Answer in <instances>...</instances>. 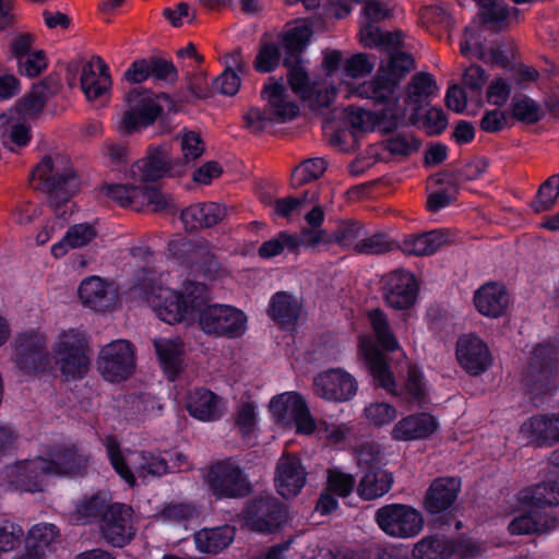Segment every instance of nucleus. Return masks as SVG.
Returning a JSON list of instances; mask_svg holds the SVG:
<instances>
[{
  "mask_svg": "<svg viewBox=\"0 0 559 559\" xmlns=\"http://www.w3.org/2000/svg\"><path fill=\"white\" fill-rule=\"evenodd\" d=\"M513 116L524 122L533 123L543 117V108L534 99L522 96L512 102Z\"/></svg>",
  "mask_w": 559,
  "mask_h": 559,
  "instance_id": "obj_58",
  "label": "nucleus"
},
{
  "mask_svg": "<svg viewBox=\"0 0 559 559\" xmlns=\"http://www.w3.org/2000/svg\"><path fill=\"white\" fill-rule=\"evenodd\" d=\"M121 407L123 417L133 421L150 420L159 417L163 413L160 401L151 395L126 397Z\"/></svg>",
  "mask_w": 559,
  "mask_h": 559,
  "instance_id": "obj_41",
  "label": "nucleus"
},
{
  "mask_svg": "<svg viewBox=\"0 0 559 559\" xmlns=\"http://www.w3.org/2000/svg\"><path fill=\"white\" fill-rule=\"evenodd\" d=\"M417 290L416 278L408 271H394L383 278V297L391 308L405 310L413 307L416 302Z\"/></svg>",
  "mask_w": 559,
  "mask_h": 559,
  "instance_id": "obj_24",
  "label": "nucleus"
},
{
  "mask_svg": "<svg viewBox=\"0 0 559 559\" xmlns=\"http://www.w3.org/2000/svg\"><path fill=\"white\" fill-rule=\"evenodd\" d=\"M90 345L82 326H61L52 336L51 360L66 381L82 379L90 369Z\"/></svg>",
  "mask_w": 559,
  "mask_h": 559,
  "instance_id": "obj_8",
  "label": "nucleus"
},
{
  "mask_svg": "<svg viewBox=\"0 0 559 559\" xmlns=\"http://www.w3.org/2000/svg\"><path fill=\"white\" fill-rule=\"evenodd\" d=\"M164 274L151 269H142L136 273L132 292L142 295L155 316L167 324L191 325L198 312L210 298L209 288L204 283L186 280L182 289L178 290L164 283Z\"/></svg>",
  "mask_w": 559,
  "mask_h": 559,
  "instance_id": "obj_2",
  "label": "nucleus"
},
{
  "mask_svg": "<svg viewBox=\"0 0 559 559\" xmlns=\"http://www.w3.org/2000/svg\"><path fill=\"white\" fill-rule=\"evenodd\" d=\"M80 83L88 100L102 98L108 93L111 79L107 66L100 58H93L83 64Z\"/></svg>",
  "mask_w": 559,
  "mask_h": 559,
  "instance_id": "obj_30",
  "label": "nucleus"
},
{
  "mask_svg": "<svg viewBox=\"0 0 559 559\" xmlns=\"http://www.w3.org/2000/svg\"><path fill=\"white\" fill-rule=\"evenodd\" d=\"M197 514V509L190 503L171 502L165 506L156 516L164 523H180L194 518Z\"/></svg>",
  "mask_w": 559,
  "mask_h": 559,
  "instance_id": "obj_63",
  "label": "nucleus"
},
{
  "mask_svg": "<svg viewBox=\"0 0 559 559\" xmlns=\"http://www.w3.org/2000/svg\"><path fill=\"white\" fill-rule=\"evenodd\" d=\"M368 319L380 346L388 352L399 349V342L390 329L385 314L374 309L369 312Z\"/></svg>",
  "mask_w": 559,
  "mask_h": 559,
  "instance_id": "obj_50",
  "label": "nucleus"
},
{
  "mask_svg": "<svg viewBox=\"0 0 559 559\" xmlns=\"http://www.w3.org/2000/svg\"><path fill=\"white\" fill-rule=\"evenodd\" d=\"M518 501L526 510L535 509L538 512L547 507L559 504V481L549 479L535 486H530L521 490L518 495Z\"/></svg>",
  "mask_w": 559,
  "mask_h": 559,
  "instance_id": "obj_32",
  "label": "nucleus"
},
{
  "mask_svg": "<svg viewBox=\"0 0 559 559\" xmlns=\"http://www.w3.org/2000/svg\"><path fill=\"white\" fill-rule=\"evenodd\" d=\"M269 314L283 326L293 328L301 316V302L288 293L278 292L270 300Z\"/></svg>",
  "mask_w": 559,
  "mask_h": 559,
  "instance_id": "obj_38",
  "label": "nucleus"
},
{
  "mask_svg": "<svg viewBox=\"0 0 559 559\" xmlns=\"http://www.w3.org/2000/svg\"><path fill=\"white\" fill-rule=\"evenodd\" d=\"M105 447L114 469L130 487L136 485L138 478L145 481L170 472L166 456L159 452L121 449L111 438Z\"/></svg>",
  "mask_w": 559,
  "mask_h": 559,
  "instance_id": "obj_9",
  "label": "nucleus"
},
{
  "mask_svg": "<svg viewBox=\"0 0 559 559\" xmlns=\"http://www.w3.org/2000/svg\"><path fill=\"white\" fill-rule=\"evenodd\" d=\"M200 329L207 335L235 338L241 336L247 330L246 314L228 305L202 306L197 316Z\"/></svg>",
  "mask_w": 559,
  "mask_h": 559,
  "instance_id": "obj_15",
  "label": "nucleus"
},
{
  "mask_svg": "<svg viewBox=\"0 0 559 559\" xmlns=\"http://www.w3.org/2000/svg\"><path fill=\"white\" fill-rule=\"evenodd\" d=\"M412 67L413 59L409 55L394 52L385 64H381L373 81L365 82L357 88L350 90L352 95L383 105L377 114L359 107L349 108L347 119L354 129L364 132L379 130L388 133L404 123L406 109L400 105L397 85Z\"/></svg>",
  "mask_w": 559,
  "mask_h": 559,
  "instance_id": "obj_1",
  "label": "nucleus"
},
{
  "mask_svg": "<svg viewBox=\"0 0 559 559\" xmlns=\"http://www.w3.org/2000/svg\"><path fill=\"white\" fill-rule=\"evenodd\" d=\"M365 235V228L358 223H343L333 233L329 241H334L343 247H353L357 251V245Z\"/></svg>",
  "mask_w": 559,
  "mask_h": 559,
  "instance_id": "obj_60",
  "label": "nucleus"
},
{
  "mask_svg": "<svg viewBox=\"0 0 559 559\" xmlns=\"http://www.w3.org/2000/svg\"><path fill=\"white\" fill-rule=\"evenodd\" d=\"M206 478L213 495L217 498L243 497L251 489L242 471L230 460L212 465Z\"/></svg>",
  "mask_w": 559,
  "mask_h": 559,
  "instance_id": "obj_19",
  "label": "nucleus"
},
{
  "mask_svg": "<svg viewBox=\"0 0 559 559\" xmlns=\"http://www.w3.org/2000/svg\"><path fill=\"white\" fill-rule=\"evenodd\" d=\"M285 507L275 498L266 495L253 500L246 509L243 519L251 530L272 532L286 519Z\"/></svg>",
  "mask_w": 559,
  "mask_h": 559,
  "instance_id": "obj_23",
  "label": "nucleus"
},
{
  "mask_svg": "<svg viewBox=\"0 0 559 559\" xmlns=\"http://www.w3.org/2000/svg\"><path fill=\"white\" fill-rule=\"evenodd\" d=\"M58 538V530L53 524L39 523L32 526L26 537V548L44 551Z\"/></svg>",
  "mask_w": 559,
  "mask_h": 559,
  "instance_id": "obj_53",
  "label": "nucleus"
},
{
  "mask_svg": "<svg viewBox=\"0 0 559 559\" xmlns=\"http://www.w3.org/2000/svg\"><path fill=\"white\" fill-rule=\"evenodd\" d=\"M439 88L429 74H416L407 88L406 102L413 111H417L430 97L437 95Z\"/></svg>",
  "mask_w": 559,
  "mask_h": 559,
  "instance_id": "obj_47",
  "label": "nucleus"
},
{
  "mask_svg": "<svg viewBox=\"0 0 559 559\" xmlns=\"http://www.w3.org/2000/svg\"><path fill=\"white\" fill-rule=\"evenodd\" d=\"M474 302L483 316L498 318L504 313L509 299L503 286L490 283L475 292Z\"/></svg>",
  "mask_w": 559,
  "mask_h": 559,
  "instance_id": "obj_36",
  "label": "nucleus"
},
{
  "mask_svg": "<svg viewBox=\"0 0 559 559\" xmlns=\"http://www.w3.org/2000/svg\"><path fill=\"white\" fill-rule=\"evenodd\" d=\"M358 390L356 379L341 368L329 369L313 378V392L323 400L347 402Z\"/></svg>",
  "mask_w": 559,
  "mask_h": 559,
  "instance_id": "obj_21",
  "label": "nucleus"
},
{
  "mask_svg": "<svg viewBox=\"0 0 559 559\" xmlns=\"http://www.w3.org/2000/svg\"><path fill=\"white\" fill-rule=\"evenodd\" d=\"M225 63L226 69L214 81V88L223 95L234 96L241 84L238 73L243 74L247 71V64L238 51L226 56Z\"/></svg>",
  "mask_w": 559,
  "mask_h": 559,
  "instance_id": "obj_44",
  "label": "nucleus"
},
{
  "mask_svg": "<svg viewBox=\"0 0 559 559\" xmlns=\"http://www.w3.org/2000/svg\"><path fill=\"white\" fill-rule=\"evenodd\" d=\"M558 353L554 346L550 345H538L533 352V364H539L540 369L538 372V380H546L551 382L555 386L556 374L554 373V367L551 362L556 360Z\"/></svg>",
  "mask_w": 559,
  "mask_h": 559,
  "instance_id": "obj_54",
  "label": "nucleus"
},
{
  "mask_svg": "<svg viewBox=\"0 0 559 559\" xmlns=\"http://www.w3.org/2000/svg\"><path fill=\"white\" fill-rule=\"evenodd\" d=\"M521 432L532 442L552 443L559 440V417L540 415L526 420Z\"/></svg>",
  "mask_w": 559,
  "mask_h": 559,
  "instance_id": "obj_40",
  "label": "nucleus"
},
{
  "mask_svg": "<svg viewBox=\"0 0 559 559\" xmlns=\"http://www.w3.org/2000/svg\"><path fill=\"white\" fill-rule=\"evenodd\" d=\"M559 197V173L550 176L538 189L531 206L535 213L550 210Z\"/></svg>",
  "mask_w": 559,
  "mask_h": 559,
  "instance_id": "obj_52",
  "label": "nucleus"
},
{
  "mask_svg": "<svg viewBox=\"0 0 559 559\" xmlns=\"http://www.w3.org/2000/svg\"><path fill=\"white\" fill-rule=\"evenodd\" d=\"M393 476L382 466L365 469L357 492L365 500H372L384 496L392 487Z\"/></svg>",
  "mask_w": 559,
  "mask_h": 559,
  "instance_id": "obj_42",
  "label": "nucleus"
},
{
  "mask_svg": "<svg viewBox=\"0 0 559 559\" xmlns=\"http://www.w3.org/2000/svg\"><path fill=\"white\" fill-rule=\"evenodd\" d=\"M396 417V407L386 402L374 401L364 408L365 420L373 427L390 425Z\"/></svg>",
  "mask_w": 559,
  "mask_h": 559,
  "instance_id": "obj_51",
  "label": "nucleus"
},
{
  "mask_svg": "<svg viewBox=\"0 0 559 559\" xmlns=\"http://www.w3.org/2000/svg\"><path fill=\"white\" fill-rule=\"evenodd\" d=\"M376 522L389 536L412 538L424 527L421 513L412 506L402 503L386 504L376 512Z\"/></svg>",
  "mask_w": 559,
  "mask_h": 559,
  "instance_id": "obj_16",
  "label": "nucleus"
},
{
  "mask_svg": "<svg viewBox=\"0 0 559 559\" xmlns=\"http://www.w3.org/2000/svg\"><path fill=\"white\" fill-rule=\"evenodd\" d=\"M460 489L456 478H438L427 490L424 507L428 513L439 514L447 511L455 501Z\"/></svg>",
  "mask_w": 559,
  "mask_h": 559,
  "instance_id": "obj_31",
  "label": "nucleus"
},
{
  "mask_svg": "<svg viewBox=\"0 0 559 559\" xmlns=\"http://www.w3.org/2000/svg\"><path fill=\"white\" fill-rule=\"evenodd\" d=\"M296 238L292 237L289 233H280L260 246L259 255L263 259H271L284 251L296 252Z\"/></svg>",
  "mask_w": 559,
  "mask_h": 559,
  "instance_id": "obj_56",
  "label": "nucleus"
},
{
  "mask_svg": "<svg viewBox=\"0 0 559 559\" xmlns=\"http://www.w3.org/2000/svg\"><path fill=\"white\" fill-rule=\"evenodd\" d=\"M487 547L473 539H463L454 545L443 537H426L418 542L413 550L414 559H448L453 554L460 558L475 559L486 556Z\"/></svg>",
  "mask_w": 559,
  "mask_h": 559,
  "instance_id": "obj_18",
  "label": "nucleus"
},
{
  "mask_svg": "<svg viewBox=\"0 0 559 559\" xmlns=\"http://www.w3.org/2000/svg\"><path fill=\"white\" fill-rule=\"evenodd\" d=\"M170 157L165 148L156 147L148 152L145 158L134 163L128 171L127 183L106 185L102 192L116 203L124 207L141 211L151 206L159 212L171 205V198L151 186L162 178L168 170Z\"/></svg>",
  "mask_w": 559,
  "mask_h": 559,
  "instance_id": "obj_4",
  "label": "nucleus"
},
{
  "mask_svg": "<svg viewBox=\"0 0 559 559\" xmlns=\"http://www.w3.org/2000/svg\"><path fill=\"white\" fill-rule=\"evenodd\" d=\"M275 486L283 498L296 497L306 483V471L296 456L284 455L276 467Z\"/></svg>",
  "mask_w": 559,
  "mask_h": 559,
  "instance_id": "obj_28",
  "label": "nucleus"
},
{
  "mask_svg": "<svg viewBox=\"0 0 559 559\" xmlns=\"http://www.w3.org/2000/svg\"><path fill=\"white\" fill-rule=\"evenodd\" d=\"M96 365L104 380L111 383L122 382L135 371V349L127 340L112 341L100 348Z\"/></svg>",
  "mask_w": 559,
  "mask_h": 559,
  "instance_id": "obj_14",
  "label": "nucleus"
},
{
  "mask_svg": "<svg viewBox=\"0 0 559 559\" xmlns=\"http://www.w3.org/2000/svg\"><path fill=\"white\" fill-rule=\"evenodd\" d=\"M226 215L224 206L216 203L195 204L187 207L181 213V219L186 229L194 230L217 224Z\"/></svg>",
  "mask_w": 559,
  "mask_h": 559,
  "instance_id": "obj_39",
  "label": "nucleus"
},
{
  "mask_svg": "<svg viewBox=\"0 0 559 559\" xmlns=\"http://www.w3.org/2000/svg\"><path fill=\"white\" fill-rule=\"evenodd\" d=\"M440 428V423L430 413L421 412L401 418L391 430V438L396 441L426 440Z\"/></svg>",
  "mask_w": 559,
  "mask_h": 559,
  "instance_id": "obj_26",
  "label": "nucleus"
},
{
  "mask_svg": "<svg viewBox=\"0 0 559 559\" xmlns=\"http://www.w3.org/2000/svg\"><path fill=\"white\" fill-rule=\"evenodd\" d=\"M79 297L84 307L94 311H107L118 302V286L99 276H90L79 286Z\"/></svg>",
  "mask_w": 559,
  "mask_h": 559,
  "instance_id": "obj_25",
  "label": "nucleus"
},
{
  "mask_svg": "<svg viewBox=\"0 0 559 559\" xmlns=\"http://www.w3.org/2000/svg\"><path fill=\"white\" fill-rule=\"evenodd\" d=\"M109 501L108 493L97 491L85 495L74 502L73 509L69 512V521L72 524H86L92 522Z\"/></svg>",
  "mask_w": 559,
  "mask_h": 559,
  "instance_id": "obj_43",
  "label": "nucleus"
},
{
  "mask_svg": "<svg viewBox=\"0 0 559 559\" xmlns=\"http://www.w3.org/2000/svg\"><path fill=\"white\" fill-rule=\"evenodd\" d=\"M235 423L243 436L252 433L259 423L258 403L252 399L241 401L236 413Z\"/></svg>",
  "mask_w": 559,
  "mask_h": 559,
  "instance_id": "obj_55",
  "label": "nucleus"
},
{
  "mask_svg": "<svg viewBox=\"0 0 559 559\" xmlns=\"http://www.w3.org/2000/svg\"><path fill=\"white\" fill-rule=\"evenodd\" d=\"M266 109L252 108L246 114V121L252 131H261L272 123H283L297 117L299 107L290 97L283 82L270 78L262 90Z\"/></svg>",
  "mask_w": 559,
  "mask_h": 559,
  "instance_id": "obj_11",
  "label": "nucleus"
},
{
  "mask_svg": "<svg viewBox=\"0 0 559 559\" xmlns=\"http://www.w3.org/2000/svg\"><path fill=\"white\" fill-rule=\"evenodd\" d=\"M235 530L229 525L204 528L195 533L194 543L201 552L217 554L234 540Z\"/></svg>",
  "mask_w": 559,
  "mask_h": 559,
  "instance_id": "obj_45",
  "label": "nucleus"
},
{
  "mask_svg": "<svg viewBox=\"0 0 559 559\" xmlns=\"http://www.w3.org/2000/svg\"><path fill=\"white\" fill-rule=\"evenodd\" d=\"M47 333L41 325L19 332L13 341L14 361L27 373H39L51 368Z\"/></svg>",
  "mask_w": 559,
  "mask_h": 559,
  "instance_id": "obj_13",
  "label": "nucleus"
},
{
  "mask_svg": "<svg viewBox=\"0 0 559 559\" xmlns=\"http://www.w3.org/2000/svg\"><path fill=\"white\" fill-rule=\"evenodd\" d=\"M48 67V58L43 49H35L17 61L19 72L27 78L40 75Z\"/></svg>",
  "mask_w": 559,
  "mask_h": 559,
  "instance_id": "obj_59",
  "label": "nucleus"
},
{
  "mask_svg": "<svg viewBox=\"0 0 559 559\" xmlns=\"http://www.w3.org/2000/svg\"><path fill=\"white\" fill-rule=\"evenodd\" d=\"M32 181L36 189L47 194L53 212V216L45 221L35 236L36 243L41 246L68 223L72 215L70 199L78 192L80 183L70 159L61 154L44 157L33 170Z\"/></svg>",
  "mask_w": 559,
  "mask_h": 559,
  "instance_id": "obj_3",
  "label": "nucleus"
},
{
  "mask_svg": "<svg viewBox=\"0 0 559 559\" xmlns=\"http://www.w3.org/2000/svg\"><path fill=\"white\" fill-rule=\"evenodd\" d=\"M511 512L515 513L508 526L512 535L546 533L558 525V520L548 512H538L535 509L526 510L518 501V497Z\"/></svg>",
  "mask_w": 559,
  "mask_h": 559,
  "instance_id": "obj_27",
  "label": "nucleus"
},
{
  "mask_svg": "<svg viewBox=\"0 0 559 559\" xmlns=\"http://www.w3.org/2000/svg\"><path fill=\"white\" fill-rule=\"evenodd\" d=\"M451 240L449 230L436 229L406 237L402 242V250L413 255H430L450 243Z\"/></svg>",
  "mask_w": 559,
  "mask_h": 559,
  "instance_id": "obj_34",
  "label": "nucleus"
},
{
  "mask_svg": "<svg viewBox=\"0 0 559 559\" xmlns=\"http://www.w3.org/2000/svg\"><path fill=\"white\" fill-rule=\"evenodd\" d=\"M342 62L340 51L333 50L324 53L323 69L326 78L310 80L306 70L297 64L292 68L287 75L288 84L293 92L312 108L328 107L335 97L336 88L333 86V79Z\"/></svg>",
  "mask_w": 559,
  "mask_h": 559,
  "instance_id": "obj_10",
  "label": "nucleus"
},
{
  "mask_svg": "<svg viewBox=\"0 0 559 559\" xmlns=\"http://www.w3.org/2000/svg\"><path fill=\"white\" fill-rule=\"evenodd\" d=\"M186 407L189 414L200 421H214L226 412L223 397L206 389H195L188 394Z\"/></svg>",
  "mask_w": 559,
  "mask_h": 559,
  "instance_id": "obj_29",
  "label": "nucleus"
},
{
  "mask_svg": "<svg viewBox=\"0 0 559 559\" xmlns=\"http://www.w3.org/2000/svg\"><path fill=\"white\" fill-rule=\"evenodd\" d=\"M274 423L283 429H295L296 433L309 436L316 432L317 423L304 396L296 391L274 395L267 405Z\"/></svg>",
  "mask_w": 559,
  "mask_h": 559,
  "instance_id": "obj_12",
  "label": "nucleus"
},
{
  "mask_svg": "<svg viewBox=\"0 0 559 559\" xmlns=\"http://www.w3.org/2000/svg\"><path fill=\"white\" fill-rule=\"evenodd\" d=\"M87 465V456L75 447L59 448L46 456L20 461L0 473L1 485L10 490L43 491L48 476H78Z\"/></svg>",
  "mask_w": 559,
  "mask_h": 559,
  "instance_id": "obj_5",
  "label": "nucleus"
},
{
  "mask_svg": "<svg viewBox=\"0 0 559 559\" xmlns=\"http://www.w3.org/2000/svg\"><path fill=\"white\" fill-rule=\"evenodd\" d=\"M58 91V83L52 79H46L34 84L32 90L13 107V114L28 119L39 112L46 102Z\"/></svg>",
  "mask_w": 559,
  "mask_h": 559,
  "instance_id": "obj_35",
  "label": "nucleus"
},
{
  "mask_svg": "<svg viewBox=\"0 0 559 559\" xmlns=\"http://www.w3.org/2000/svg\"><path fill=\"white\" fill-rule=\"evenodd\" d=\"M100 534L110 545L122 547L134 536L133 510L122 503L106 508L100 519Z\"/></svg>",
  "mask_w": 559,
  "mask_h": 559,
  "instance_id": "obj_20",
  "label": "nucleus"
},
{
  "mask_svg": "<svg viewBox=\"0 0 559 559\" xmlns=\"http://www.w3.org/2000/svg\"><path fill=\"white\" fill-rule=\"evenodd\" d=\"M455 356L459 365L471 376L486 372L492 365V355L483 338L464 334L456 342Z\"/></svg>",
  "mask_w": 559,
  "mask_h": 559,
  "instance_id": "obj_22",
  "label": "nucleus"
},
{
  "mask_svg": "<svg viewBox=\"0 0 559 559\" xmlns=\"http://www.w3.org/2000/svg\"><path fill=\"white\" fill-rule=\"evenodd\" d=\"M2 118L4 119L0 133L2 144L10 151L26 146L31 141V128L27 119L13 114L11 109L3 114Z\"/></svg>",
  "mask_w": 559,
  "mask_h": 559,
  "instance_id": "obj_37",
  "label": "nucleus"
},
{
  "mask_svg": "<svg viewBox=\"0 0 559 559\" xmlns=\"http://www.w3.org/2000/svg\"><path fill=\"white\" fill-rule=\"evenodd\" d=\"M360 41L366 47H384L395 49L403 44V34L401 32L383 33L379 27L369 22H360Z\"/></svg>",
  "mask_w": 559,
  "mask_h": 559,
  "instance_id": "obj_48",
  "label": "nucleus"
},
{
  "mask_svg": "<svg viewBox=\"0 0 559 559\" xmlns=\"http://www.w3.org/2000/svg\"><path fill=\"white\" fill-rule=\"evenodd\" d=\"M127 110L119 121V130L124 133L140 131L152 124L162 108L158 97L141 87H133L126 95Z\"/></svg>",
  "mask_w": 559,
  "mask_h": 559,
  "instance_id": "obj_17",
  "label": "nucleus"
},
{
  "mask_svg": "<svg viewBox=\"0 0 559 559\" xmlns=\"http://www.w3.org/2000/svg\"><path fill=\"white\" fill-rule=\"evenodd\" d=\"M326 169V163L322 158H310L297 166L293 173L292 185L302 186L319 178Z\"/></svg>",
  "mask_w": 559,
  "mask_h": 559,
  "instance_id": "obj_57",
  "label": "nucleus"
},
{
  "mask_svg": "<svg viewBox=\"0 0 559 559\" xmlns=\"http://www.w3.org/2000/svg\"><path fill=\"white\" fill-rule=\"evenodd\" d=\"M353 427L346 423H328L321 420L317 425V433L321 439H325L331 444H340L352 433Z\"/></svg>",
  "mask_w": 559,
  "mask_h": 559,
  "instance_id": "obj_62",
  "label": "nucleus"
},
{
  "mask_svg": "<svg viewBox=\"0 0 559 559\" xmlns=\"http://www.w3.org/2000/svg\"><path fill=\"white\" fill-rule=\"evenodd\" d=\"M159 365L169 379H174L181 370L185 345L180 337H158L153 342Z\"/></svg>",
  "mask_w": 559,
  "mask_h": 559,
  "instance_id": "obj_33",
  "label": "nucleus"
},
{
  "mask_svg": "<svg viewBox=\"0 0 559 559\" xmlns=\"http://www.w3.org/2000/svg\"><path fill=\"white\" fill-rule=\"evenodd\" d=\"M312 29L305 20L287 24L276 39L264 36L253 60L259 73H270L278 68L282 60L281 48L285 51L284 64L292 67L297 55L308 45Z\"/></svg>",
  "mask_w": 559,
  "mask_h": 559,
  "instance_id": "obj_7",
  "label": "nucleus"
},
{
  "mask_svg": "<svg viewBox=\"0 0 559 559\" xmlns=\"http://www.w3.org/2000/svg\"><path fill=\"white\" fill-rule=\"evenodd\" d=\"M355 485V479L350 474H346L337 468L329 471L328 490L340 497L348 496Z\"/></svg>",
  "mask_w": 559,
  "mask_h": 559,
  "instance_id": "obj_64",
  "label": "nucleus"
},
{
  "mask_svg": "<svg viewBox=\"0 0 559 559\" xmlns=\"http://www.w3.org/2000/svg\"><path fill=\"white\" fill-rule=\"evenodd\" d=\"M373 69V63L364 55H356L347 59L344 64V72L341 78V85L345 87V97H352L350 90L358 86H353L350 80L359 79L368 75Z\"/></svg>",
  "mask_w": 559,
  "mask_h": 559,
  "instance_id": "obj_49",
  "label": "nucleus"
},
{
  "mask_svg": "<svg viewBox=\"0 0 559 559\" xmlns=\"http://www.w3.org/2000/svg\"><path fill=\"white\" fill-rule=\"evenodd\" d=\"M37 40V36L31 32H15L9 40L8 49L11 58L16 62L31 53Z\"/></svg>",
  "mask_w": 559,
  "mask_h": 559,
  "instance_id": "obj_61",
  "label": "nucleus"
},
{
  "mask_svg": "<svg viewBox=\"0 0 559 559\" xmlns=\"http://www.w3.org/2000/svg\"><path fill=\"white\" fill-rule=\"evenodd\" d=\"M358 356L379 385L388 392L417 405H424L429 402L430 388L423 372L416 366L408 367L403 385L397 388L384 356L370 336L361 335L359 337Z\"/></svg>",
  "mask_w": 559,
  "mask_h": 559,
  "instance_id": "obj_6",
  "label": "nucleus"
},
{
  "mask_svg": "<svg viewBox=\"0 0 559 559\" xmlns=\"http://www.w3.org/2000/svg\"><path fill=\"white\" fill-rule=\"evenodd\" d=\"M95 236L96 230L92 225L76 224L68 229L61 240L51 246L50 252L56 259H60L64 257L69 250L86 246Z\"/></svg>",
  "mask_w": 559,
  "mask_h": 559,
  "instance_id": "obj_46",
  "label": "nucleus"
}]
</instances>
